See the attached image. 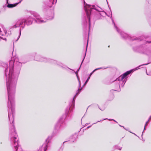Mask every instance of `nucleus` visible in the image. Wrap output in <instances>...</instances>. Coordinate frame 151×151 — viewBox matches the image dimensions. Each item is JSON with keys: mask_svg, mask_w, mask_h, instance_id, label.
<instances>
[{"mask_svg": "<svg viewBox=\"0 0 151 151\" xmlns=\"http://www.w3.org/2000/svg\"><path fill=\"white\" fill-rule=\"evenodd\" d=\"M151 119V116L150 117L148 121H150Z\"/></svg>", "mask_w": 151, "mask_h": 151, "instance_id": "nucleus-7", "label": "nucleus"}, {"mask_svg": "<svg viewBox=\"0 0 151 151\" xmlns=\"http://www.w3.org/2000/svg\"><path fill=\"white\" fill-rule=\"evenodd\" d=\"M18 3H16L15 4H8L7 6V7L9 8H12L16 6Z\"/></svg>", "mask_w": 151, "mask_h": 151, "instance_id": "nucleus-2", "label": "nucleus"}, {"mask_svg": "<svg viewBox=\"0 0 151 151\" xmlns=\"http://www.w3.org/2000/svg\"><path fill=\"white\" fill-rule=\"evenodd\" d=\"M120 77L121 78V80H123L124 79L125 77H126V76H124V75L123 74Z\"/></svg>", "mask_w": 151, "mask_h": 151, "instance_id": "nucleus-4", "label": "nucleus"}, {"mask_svg": "<svg viewBox=\"0 0 151 151\" xmlns=\"http://www.w3.org/2000/svg\"><path fill=\"white\" fill-rule=\"evenodd\" d=\"M90 78V77H89L88 78V79H87V80L86 81V82H85L84 84V85H86V84L88 82V81L89 79Z\"/></svg>", "mask_w": 151, "mask_h": 151, "instance_id": "nucleus-5", "label": "nucleus"}, {"mask_svg": "<svg viewBox=\"0 0 151 151\" xmlns=\"http://www.w3.org/2000/svg\"><path fill=\"white\" fill-rule=\"evenodd\" d=\"M149 121H148L147 122H146V123L145 124V127H146V126H147L148 124V122H149Z\"/></svg>", "mask_w": 151, "mask_h": 151, "instance_id": "nucleus-6", "label": "nucleus"}, {"mask_svg": "<svg viewBox=\"0 0 151 151\" xmlns=\"http://www.w3.org/2000/svg\"><path fill=\"white\" fill-rule=\"evenodd\" d=\"M149 43H151V42H148Z\"/></svg>", "mask_w": 151, "mask_h": 151, "instance_id": "nucleus-9", "label": "nucleus"}, {"mask_svg": "<svg viewBox=\"0 0 151 151\" xmlns=\"http://www.w3.org/2000/svg\"><path fill=\"white\" fill-rule=\"evenodd\" d=\"M92 74V73H91V75Z\"/></svg>", "mask_w": 151, "mask_h": 151, "instance_id": "nucleus-10", "label": "nucleus"}, {"mask_svg": "<svg viewBox=\"0 0 151 151\" xmlns=\"http://www.w3.org/2000/svg\"><path fill=\"white\" fill-rule=\"evenodd\" d=\"M86 12L87 16V17L89 19V20H90V15L91 13V10L90 8H88V9H86Z\"/></svg>", "mask_w": 151, "mask_h": 151, "instance_id": "nucleus-1", "label": "nucleus"}, {"mask_svg": "<svg viewBox=\"0 0 151 151\" xmlns=\"http://www.w3.org/2000/svg\"><path fill=\"white\" fill-rule=\"evenodd\" d=\"M132 72V70H130L129 71L126 72V73H124V74L126 77L127 75L130 74Z\"/></svg>", "mask_w": 151, "mask_h": 151, "instance_id": "nucleus-3", "label": "nucleus"}, {"mask_svg": "<svg viewBox=\"0 0 151 151\" xmlns=\"http://www.w3.org/2000/svg\"><path fill=\"white\" fill-rule=\"evenodd\" d=\"M100 69V68H98V69H96L95 70H97V69Z\"/></svg>", "mask_w": 151, "mask_h": 151, "instance_id": "nucleus-8", "label": "nucleus"}]
</instances>
